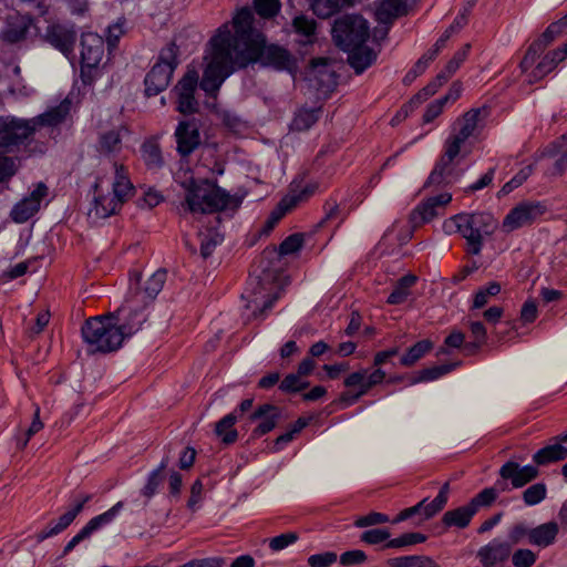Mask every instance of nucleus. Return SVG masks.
<instances>
[{
	"mask_svg": "<svg viewBox=\"0 0 567 567\" xmlns=\"http://www.w3.org/2000/svg\"><path fill=\"white\" fill-rule=\"evenodd\" d=\"M254 16L248 8H241L233 19L235 32L225 23L209 40L204 56L206 66L199 87L208 95H216L225 80L234 73L236 55L245 53L262 38L252 30Z\"/></svg>",
	"mask_w": 567,
	"mask_h": 567,
	"instance_id": "obj_1",
	"label": "nucleus"
},
{
	"mask_svg": "<svg viewBox=\"0 0 567 567\" xmlns=\"http://www.w3.org/2000/svg\"><path fill=\"white\" fill-rule=\"evenodd\" d=\"M487 114L488 110L485 106L471 109L455 121L452 133L444 142V153L436 162L425 186L449 185L456 181L457 174L455 172L454 161L461 153V146L467 138L475 134L480 122L483 121Z\"/></svg>",
	"mask_w": 567,
	"mask_h": 567,
	"instance_id": "obj_2",
	"label": "nucleus"
},
{
	"mask_svg": "<svg viewBox=\"0 0 567 567\" xmlns=\"http://www.w3.org/2000/svg\"><path fill=\"white\" fill-rule=\"evenodd\" d=\"M185 206L192 214H210L226 209H237L240 198L231 196L217 184L208 179L184 184Z\"/></svg>",
	"mask_w": 567,
	"mask_h": 567,
	"instance_id": "obj_3",
	"label": "nucleus"
},
{
	"mask_svg": "<svg viewBox=\"0 0 567 567\" xmlns=\"http://www.w3.org/2000/svg\"><path fill=\"white\" fill-rule=\"evenodd\" d=\"M456 227L466 239L467 252L478 255L485 236L492 235L497 228V220L489 213L457 214L444 224L445 228Z\"/></svg>",
	"mask_w": 567,
	"mask_h": 567,
	"instance_id": "obj_4",
	"label": "nucleus"
},
{
	"mask_svg": "<svg viewBox=\"0 0 567 567\" xmlns=\"http://www.w3.org/2000/svg\"><path fill=\"white\" fill-rule=\"evenodd\" d=\"M114 315L94 317L85 321L82 336L90 353L116 351L123 343V334L113 322Z\"/></svg>",
	"mask_w": 567,
	"mask_h": 567,
	"instance_id": "obj_5",
	"label": "nucleus"
},
{
	"mask_svg": "<svg viewBox=\"0 0 567 567\" xmlns=\"http://www.w3.org/2000/svg\"><path fill=\"white\" fill-rule=\"evenodd\" d=\"M236 58L234 72L255 62H260L264 66H271L279 71H292L295 68V59L289 51L276 44L267 45L264 37L245 53L236 55Z\"/></svg>",
	"mask_w": 567,
	"mask_h": 567,
	"instance_id": "obj_6",
	"label": "nucleus"
},
{
	"mask_svg": "<svg viewBox=\"0 0 567 567\" xmlns=\"http://www.w3.org/2000/svg\"><path fill=\"white\" fill-rule=\"evenodd\" d=\"M177 55L178 48L174 42L168 43L161 51L158 61L153 65L144 80L145 94L147 96H155L166 90L178 64Z\"/></svg>",
	"mask_w": 567,
	"mask_h": 567,
	"instance_id": "obj_7",
	"label": "nucleus"
},
{
	"mask_svg": "<svg viewBox=\"0 0 567 567\" xmlns=\"http://www.w3.org/2000/svg\"><path fill=\"white\" fill-rule=\"evenodd\" d=\"M332 37L342 50L364 44L370 37L368 21L358 14L340 17L332 27Z\"/></svg>",
	"mask_w": 567,
	"mask_h": 567,
	"instance_id": "obj_8",
	"label": "nucleus"
},
{
	"mask_svg": "<svg viewBox=\"0 0 567 567\" xmlns=\"http://www.w3.org/2000/svg\"><path fill=\"white\" fill-rule=\"evenodd\" d=\"M34 135L29 118L0 116V150L11 152L29 142Z\"/></svg>",
	"mask_w": 567,
	"mask_h": 567,
	"instance_id": "obj_9",
	"label": "nucleus"
},
{
	"mask_svg": "<svg viewBox=\"0 0 567 567\" xmlns=\"http://www.w3.org/2000/svg\"><path fill=\"white\" fill-rule=\"evenodd\" d=\"M138 296H127L124 303L113 313L123 339L136 333L146 321V315Z\"/></svg>",
	"mask_w": 567,
	"mask_h": 567,
	"instance_id": "obj_10",
	"label": "nucleus"
},
{
	"mask_svg": "<svg viewBox=\"0 0 567 567\" xmlns=\"http://www.w3.org/2000/svg\"><path fill=\"white\" fill-rule=\"evenodd\" d=\"M202 122L196 117L183 118L174 131L176 152L182 158L189 157L202 145Z\"/></svg>",
	"mask_w": 567,
	"mask_h": 567,
	"instance_id": "obj_11",
	"label": "nucleus"
},
{
	"mask_svg": "<svg viewBox=\"0 0 567 567\" xmlns=\"http://www.w3.org/2000/svg\"><path fill=\"white\" fill-rule=\"evenodd\" d=\"M43 39L68 58L73 53L78 32L74 24L51 23L47 27Z\"/></svg>",
	"mask_w": 567,
	"mask_h": 567,
	"instance_id": "obj_12",
	"label": "nucleus"
},
{
	"mask_svg": "<svg viewBox=\"0 0 567 567\" xmlns=\"http://www.w3.org/2000/svg\"><path fill=\"white\" fill-rule=\"evenodd\" d=\"M167 278L165 269H157L144 282H142V275L135 272L131 276V281L135 282L136 287L131 288L128 296H138L143 307H147L161 292Z\"/></svg>",
	"mask_w": 567,
	"mask_h": 567,
	"instance_id": "obj_13",
	"label": "nucleus"
},
{
	"mask_svg": "<svg viewBox=\"0 0 567 567\" xmlns=\"http://www.w3.org/2000/svg\"><path fill=\"white\" fill-rule=\"evenodd\" d=\"M198 85V73L195 70L187 71L178 81L174 91L177 94L176 110L184 114H193L198 110V102L195 99V91Z\"/></svg>",
	"mask_w": 567,
	"mask_h": 567,
	"instance_id": "obj_14",
	"label": "nucleus"
},
{
	"mask_svg": "<svg viewBox=\"0 0 567 567\" xmlns=\"http://www.w3.org/2000/svg\"><path fill=\"white\" fill-rule=\"evenodd\" d=\"M104 54L103 38L96 33L89 32L81 38V71L85 76L92 70L96 69Z\"/></svg>",
	"mask_w": 567,
	"mask_h": 567,
	"instance_id": "obj_15",
	"label": "nucleus"
},
{
	"mask_svg": "<svg viewBox=\"0 0 567 567\" xmlns=\"http://www.w3.org/2000/svg\"><path fill=\"white\" fill-rule=\"evenodd\" d=\"M94 196L87 216L93 221L105 219L118 212L121 205L118 199L113 198L110 193L104 194L102 178L97 177L94 183Z\"/></svg>",
	"mask_w": 567,
	"mask_h": 567,
	"instance_id": "obj_16",
	"label": "nucleus"
},
{
	"mask_svg": "<svg viewBox=\"0 0 567 567\" xmlns=\"http://www.w3.org/2000/svg\"><path fill=\"white\" fill-rule=\"evenodd\" d=\"M123 507L124 503L120 501L106 512L91 518L86 525L65 545L63 554H69L78 544L90 537L92 533L100 529L102 526L112 523Z\"/></svg>",
	"mask_w": 567,
	"mask_h": 567,
	"instance_id": "obj_17",
	"label": "nucleus"
},
{
	"mask_svg": "<svg viewBox=\"0 0 567 567\" xmlns=\"http://www.w3.org/2000/svg\"><path fill=\"white\" fill-rule=\"evenodd\" d=\"M123 507L124 503L120 501L106 512L91 518L86 525L65 545L63 554H69L78 544L90 537L92 533L100 529L102 526L112 523Z\"/></svg>",
	"mask_w": 567,
	"mask_h": 567,
	"instance_id": "obj_18",
	"label": "nucleus"
},
{
	"mask_svg": "<svg viewBox=\"0 0 567 567\" xmlns=\"http://www.w3.org/2000/svg\"><path fill=\"white\" fill-rule=\"evenodd\" d=\"M543 213L544 206L539 203H522L507 214L503 221V228L506 231H513L532 224Z\"/></svg>",
	"mask_w": 567,
	"mask_h": 567,
	"instance_id": "obj_19",
	"label": "nucleus"
},
{
	"mask_svg": "<svg viewBox=\"0 0 567 567\" xmlns=\"http://www.w3.org/2000/svg\"><path fill=\"white\" fill-rule=\"evenodd\" d=\"M48 195V187L43 183H39L31 194L19 203H17L11 213V218L19 224L29 220L38 210L42 199Z\"/></svg>",
	"mask_w": 567,
	"mask_h": 567,
	"instance_id": "obj_20",
	"label": "nucleus"
},
{
	"mask_svg": "<svg viewBox=\"0 0 567 567\" xmlns=\"http://www.w3.org/2000/svg\"><path fill=\"white\" fill-rule=\"evenodd\" d=\"M451 200L452 195L450 193H443L427 198L411 213L410 221L413 227H419L424 223L431 221L440 214L439 210Z\"/></svg>",
	"mask_w": 567,
	"mask_h": 567,
	"instance_id": "obj_21",
	"label": "nucleus"
},
{
	"mask_svg": "<svg viewBox=\"0 0 567 567\" xmlns=\"http://www.w3.org/2000/svg\"><path fill=\"white\" fill-rule=\"evenodd\" d=\"M281 417V410L272 404L265 403L259 405L249 416V422L259 421L258 425L252 430V437H261L271 432Z\"/></svg>",
	"mask_w": 567,
	"mask_h": 567,
	"instance_id": "obj_22",
	"label": "nucleus"
},
{
	"mask_svg": "<svg viewBox=\"0 0 567 567\" xmlns=\"http://www.w3.org/2000/svg\"><path fill=\"white\" fill-rule=\"evenodd\" d=\"M92 499L91 494H79L74 498L72 508L61 515L55 524L50 523L43 530L38 534L39 540L58 535L69 527L75 517L82 512L84 505Z\"/></svg>",
	"mask_w": 567,
	"mask_h": 567,
	"instance_id": "obj_23",
	"label": "nucleus"
},
{
	"mask_svg": "<svg viewBox=\"0 0 567 567\" xmlns=\"http://www.w3.org/2000/svg\"><path fill=\"white\" fill-rule=\"evenodd\" d=\"M539 471L537 465L520 466L517 462L508 461L499 468V476L509 480L514 488H520L537 478Z\"/></svg>",
	"mask_w": 567,
	"mask_h": 567,
	"instance_id": "obj_24",
	"label": "nucleus"
},
{
	"mask_svg": "<svg viewBox=\"0 0 567 567\" xmlns=\"http://www.w3.org/2000/svg\"><path fill=\"white\" fill-rule=\"evenodd\" d=\"M567 58V42L555 50L546 53L536 66L527 74L528 84H534L543 80L547 74L554 71L557 65Z\"/></svg>",
	"mask_w": 567,
	"mask_h": 567,
	"instance_id": "obj_25",
	"label": "nucleus"
},
{
	"mask_svg": "<svg viewBox=\"0 0 567 567\" xmlns=\"http://www.w3.org/2000/svg\"><path fill=\"white\" fill-rule=\"evenodd\" d=\"M31 19L28 16L19 13L9 14L6 19V25L1 32L3 41L8 43H18L27 38L31 27Z\"/></svg>",
	"mask_w": 567,
	"mask_h": 567,
	"instance_id": "obj_26",
	"label": "nucleus"
},
{
	"mask_svg": "<svg viewBox=\"0 0 567 567\" xmlns=\"http://www.w3.org/2000/svg\"><path fill=\"white\" fill-rule=\"evenodd\" d=\"M511 553V544L494 539L478 549L477 557L484 567H495L497 564L506 561Z\"/></svg>",
	"mask_w": 567,
	"mask_h": 567,
	"instance_id": "obj_27",
	"label": "nucleus"
},
{
	"mask_svg": "<svg viewBox=\"0 0 567 567\" xmlns=\"http://www.w3.org/2000/svg\"><path fill=\"white\" fill-rule=\"evenodd\" d=\"M70 110L71 101L65 99L59 105L48 110L43 114L29 118L33 126V132L35 133L39 128L44 126H56L61 124L69 115Z\"/></svg>",
	"mask_w": 567,
	"mask_h": 567,
	"instance_id": "obj_28",
	"label": "nucleus"
},
{
	"mask_svg": "<svg viewBox=\"0 0 567 567\" xmlns=\"http://www.w3.org/2000/svg\"><path fill=\"white\" fill-rule=\"evenodd\" d=\"M348 54V63L355 71L357 74H361L368 68H370L377 60L378 53L364 44L358 47L348 48L346 50Z\"/></svg>",
	"mask_w": 567,
	"mask_h": 567,
	"instance_id": "obj_29",
	"label": "nucleus"
},
{
	"mask_svg": "<svg viewBox=\"0 0 567 567\" xmlns=\"http://www.w3.org/2000/svg\"><path fill=\"white\" fill-rule=\"evenodd\" d=\"M559 525L556 522H547L530 528L529 544L542 548L549 547L556 542Z\"/></svg>",
	"mask_w": 567,
	"mask_h": 567,
	"instance_id": "obj_30",
	"label": "nucleus"
},
{
	"mask_svg": "<svg viewBox=\"0 0 567 567\" xmlns=\"http://www.w3.org/2000/svg\"><path fill=\"white\" fill-rule=\"evenodd\" d=\"M316 189L317 185L315 184H307L302 186L301 183L293 181L290 184L289 193L281 199V208L284 210L292 209L299 203L313 195Z\"/></svg>",
	"mask_w": 567,
	"mask_h": 567,
	"instance_id": "obj_31",
	"label": "nucleus"
},
{
	"mask_svg": "<svg viewBox=\"0 0 567 567\" xmlns=\"http://www.w3.org/2000/svg\"><path fill=\"white\" fill-rule=\"evenodd\" d=\"M555 441L554 444L538 450L533 455V461L537 466L548 465L567 458V447L564 445L565 442H560L559 440Z\"/></svg>",
	"mask_w": 567,
	"mask_h": 567,
	"instance_id": "obj_32",
	"label": "nucleus"
},
{
	"mask_svg": "<svg viewBox=\"0 0 567 567\" xmlns=\"http://www.w3.org/2000/svg\"><path fill=\"white\" fill-rule=\"evenodd\" d=\"M113 166L115 171V178L112 184L113 193L111 196L118 199V204L122 206L123 203L132 195L134 187L128 179L127 171L124 166L118 165L117 163H114Z\"/></svg>",
	"mask_w": 567,
	"mask_h": 567,
	"instance_id": "obj_33",
	"label": "nucleus"
},
{
	"mask_svg": "<svg viewBox=\"0 0 567 567\" xmlns=\"http://www.w3.org/2000/svg\"><path fill=\"white\" fill-rule=\"evenodd\" d=\"M168 464L169 456L166 455L162 458L159 465L150 473L145 486L141 489V494L146 497L143 506L147 505V502L154 496L158 486L162 484L164 478L163 473L167 468Z\"/></svg>",
	"mask_w": 567,
	"mask_h": 567,
	"instance_id": "obj_34",
	"label": "nucleus"
},
{
	"mask_svg": "<svg viewBox=\"0 0 567 567\" xmlns=\"http://www.w3.org/2000/svg\"><path fill=\"white\" fill-rule=\"evenodd\" d=\"M321 107L307 109L301 107L291 121L290 128L302 132L309 130L320 117Z\"/></svg>",
	"mask_w": 567,
	"mask_h": 567,
	"instance_id": "obj_35",
	"label": "nucleus"
},
{
	"mask_svg": "<svg viewBox=\"0 0 567 567\" xmlns=\"http://www.w3.org/2000/svg\"><path fill=\"white\" fill-rule=\"evenodd\" d=\"M474 514L475 512L473 508L466 504L455 509L445 512L442 522L449 527L456 526L458 528H464L470 524Z\"/></svg>",
	"mask_w": 567,
	"mask_h": 567,
	"instance_id": "obj_36",
	"label": "nucleus"
},
{
	"mask_svg": "<svg viewBox=\"0 0 567 567\" xmlns=\"http://www.w3.org/2000/svg\"><path fill=\"white\" fill-rule=\"evenodd\" d=\"M416 276L405 275L398 280L393 291L388 297V303L400 305L410 296V288L416 282Z\"/></svg>",
	"mask_w": 567,
	"mask_h": 567,
	"instance_id": "obj_37",
	"label": "nucleus"
},
{
	"mask_svg": "<svg viewBox=\"0 0 567 567\" xmlns=\"http://www.w3.org/2000/svg\"><path fill=\"white\" fill-rule=\"evenodd\" d=\"M458 364L460 362H454L422 369L412 379L411 384L434 381L453 371Z\"/></svg>",
	"mask_w": 567,
	"mask_h": 567,
	"instance_id": "obj_38",
	"label": "nucleus"
},
{
	"mask_svg": "<svg viewBox=\"0 0 567 567\" xmlns=\"http://www.w3.org/2000/svg\"><path fill=\"white\" fill-rule=\"evenodd\" d=\"M236 421V414L229 413L216 423L215 433L217 436L221 437V441L226 444L236 442L238 437V433L234 429Z\"/></svg>",
	"mask_w": 567,
	"mask_h": 567,
	"instance_id": "obj_39",
	"label": "nucleus"
},
{
	"mask_svg": "<svg viewBox=\"0 0 567 567\" xmlns=\"http://www.w3.org/2000/svg\"><path fill=\"white\" fill-rule=\"evenodd\" d=\"M432 349L433 342L431 340H421L408 349L406 353L401 357L400 363L404 367H412Z\"/></svg>",
	"mask_w": 567,
	"mask_h": 567,
	"instance_id": "obj_40",
	"label": "nucleus"
},
{
	"mask_svg": "<svg viewBox=\"0 0 567 567\" xmlns=\"http://www.w3.org/2000/svg\"><path fill=\"white\" fill-rule=\"evenodd\" d=\"M403 12L401 0H382L377 9V18L382 23L392 22Z\"/></svg>",
	"mask_w": 567,
	"mask_h": 567,
	"instance_id": "obj_41",
	"label": "nucleus"
},
{
	"mask_svg": "<svg viewBox=\"0 0 567 567\" xmlns=\"http://www.w3.org/2000/svg\"><path fill=\"white\" fill-rule=\"evenodd\" d=\"M292 29L297 34L303 37L307 43H311L315 39L317 22L312 18L299 14L292 19Z\"/></svg>",
	"mask_w": 567,
	"mask_h": 567,
	"instance_id": "obj_42",
	"label": "nucleus"
},
{
	"mask_svg": "<svg viewBox=\"0 0 567 567\" xmlns=\"http://www.w3.org/2000/svg\"><path fill=\"white\" fill-rule=\"evenodd\" d=\"M390 567H440L427 556H402L388 560Z\"/></svg>",
	"mask_w": 567,
	"mask_h": 567,
	"instance_id": "obj_43",
	"label": "nucleus"
},
{
	"mask_svg": "<svg viewBox=\"0 0 567 567\" xmlns=\"http://www.w3.org/2000/svg\"><path fill=\"white\" fill-rule=\"evenodd\" d=\"M142 156L146 166L151 169L161 168L164 164L162 151L157 143H144L142 146Z\"/></svg>",
	"mask_w": 567,
	"mask_h": 567,
	"instance_id": "obj_44",
	"label": "nucleus"
},
{
	"mask_svg": "<svg viewBox=\"0 0 567 567\" xmlns=\"http://www.w3.org/2000/svg\"><path fill=\"white\" fill-rule=\"evenodd\" d=\"M200 255L203 258H208L215 248L220 245L224 240V236L216 229H207L205 233H200Z\"/></svg>",
	"mask_w": 567,
	"mask_h": 567,
	"instance_id": "obj_45",
	"label": "nucleus"
},
{
	"mask_svg": "<svg viewBox=\"0 0 567 567\" xmlns=\"http://www.w3.org/2000/svg\"><path fill=\"white\" fill-rule=\"evenodd\" d=\"M257 287L254 289L252 297L249 303H252L256 309H259V313L262 315L265 311L272 308L274 303L279 298V292L268 295L267 298L261 302L259 296L265 290L261 280L256 279ZM250 307V305H248Z\"/></svg>",
	"mask_w": 567,
	"mask_h": 567,
	"instance_id": "obj_46",
	"label": "nucleus"
},
{
	"mask_svg": "<svg viewBox=\"0 0 567 567\" xmlns=\"http://www.w3.org/2000/svg\"><path fill=\"white\" fill-rule=\"evenodd\" d=\"M470 49V43L464 44L458 51L455 52V54L447 62L445 68L437 74L444 76V82H447V80L458 70L461 64L466 60Z\"/></svg>",
	"mask_w": 567,
	"mask_h": 567,
	"instance_id": "obj_47",
	"label": "nucleus"
},
{
	"mask_svg": "<svg viewBox=\"0 0 567 567\" xmlns=\"http://www.w3.org/2000/svg\"><path fill=\"white\" fill-rule=\"evenodd\" d=\"M365 379H367V370L361 369L359 371L350 373L344 379V385L347 388L359 386V390L355 393L359 395V398H361V396L365 395L370 391V389L373 388Z\"/></svg>",
	"mask_w": 567,
	"mask_h": 567,
	"instance_id": "obj_48",
	"label": "nucleus"
},
{
	"mask_svg": "<svg viewBox=\"0 0 567 567\" xmlns=\"http://www.w3.org/2000/svg\"><path fill=\"white\" fill-rule=\"evenodd\" d=\"M444 83V76L436 75L432 82H430L425 87H423L417 94H415L411 99L409 106H419L420 104L425 102L430 96L434 95Z\"/></svg>",
	"mask_w": 567,
	"mask_h": 567,
	"instance_id": "obj_49",
	"label": "nucleus"
},
{
	"mask_svg": "<svg viewBox=\"0 0 567 567\" xmlns=\"http://www.w3.org/2000/svg\"><path fill=\"white\" fill-rule=\"evenodd\" d=\"M311 8L319 18L333 16L341 8V0H311Z\"/></svg>",
	"mask_w": 567,
	"mask_h": 567,
	"instance_id": "obj_50",
	"label": "nucleus"
},
{
	"mask_svg": "<svg viewBox=\"0 0 567 567\" xmlns=\"http://www.w3.org/2000/svg\"><path fill=\"white\" fill-rule=\"evenodd\" d=\"M497 497L498 489L496 487H487L481 491L475 497H473L468 505L476 513L480 507L491 506Z\"/></svg>",
	"mask_w": 567,
	"mask_h": 567,
	"instance_id": "obj_51",
	"label": "nucleus"
},
{
	"mask_svg": "<svg viewBox=\"0 0 567 567\" xmlns=\"http://www.w3.org/2000/svg\"><path fill=\"white\" fill-rule=\"evenodd\" d=\"M309 386V382L297 373L287 374L279 384V389L286 393H297Z\"/></svg>",
	"mask_w": 567,
	"mask_h": 567,
	"instance_id": "obj_52",
	"label": "nucleus"
},
{
	"mask_svg": "<svg viewBox=\"0 0 567 567\" xmlns=\"http://www.w3.org/2000/svg\"><path fill=\"white\" fill-rule=\"evenodd\" d=\"M547 487L544 483L530 485L523 492V499L527 506H534L545 499Z\"/></svg>",
	"mask_w": 567,
	"mask_h": 567,
	"instance_id": "obj_53",
	"label": "nucleus"
},
{
	"mask_svg": "<svg viewBox=\"0 0 567 567\" xmlns=\"http://www.w3.org/2000/svg\"><path fill=\"white\" fill-rule=\"evenodd\" d=\"M426 540V536L421 533H405L396 538L390 539L386 544V548H401L421 544Z\"/></svg>",
	"mask_w": 567,
	"mask_h": 567,
	"instance_id": "obj_54",
	"label": "nucleus"
},
{
	"mask_svg": "<svg viewBox=\"0 0 567 567\" xmlns=\"http://www.w3.org/2000/svg\"><path fill=\"white\" fill-rule=\"evenodd\" d=\"M564 29L563 24L557 20L550 23L540 37L533 41V43H539L542 45V50L545 51V49L563 32Z\"/></svg>",
	"mask_w": 567,
	"mask_h": 567,
	"instance_id": "obj_55",
	"label": "nucleus"
},
{
	"mask_svg": "<svg viewBox=\"0 0 567 567\" xmlns=\"http://www.w3.org/2000/svg\"><path fill=\"white\" fill-rule=\"evenodd\" d=\"M256 12L265 19L275 17L280 10L279 0H255Z\"/></svg>",
	"mask_w": 567,
	"mask_h": 567,
	"instance_id": "obj_56",
	"label": "nucleus"
},
{
	"mask_svg": "<svg viewBox=\"0 0 567 567\" xmlns=\"http://www.w3.org/2000/svg\"><path fill=\"white\" fill-rule=\"evenodd\" d=\"M101 148L104 152L111 153L120 150L121 145V131L112 130L101 135Z\"/></svg>",
	"mask_w": 567,
	"mask_h": 567,
	"instance_id": "obj_57",
	"label": "nucleus"
},
{
	"mask_svg": "<svg viewBox=\"0 0 567 567\" xmlns=\"http://www.w3.org/2000/svg\"><path fill=\"white\" fill-rule=\"evenodd\" d=\"M544 53L539 43H533L526 50L523 60L519 63V69L526 73L536 62V60Z\"/></svg>",
	"mask_w": 567,
	"mask_h": 567,
	"instance_id": "obj_58",
	"label": "nucleus"
},
{
	"mask_svg": "<svg viewBox=\"0 0 567 567\" xmlns=\"http://www.w3.org/2000/svg\"><path fill=\"white\" fill-rule=\"evenodd\" d=\"M508 540L507 544L513 545L519 544L525 537L529 540L530 538V527H528L525 523H516L508 529Z\"/></svg>",
	"mask_w": 567,
	"mask_h": 567,
	"instance_id": "obj_59",
	"label": "nucleus"
},
{
	"mask_svg": "<svg viewBox=\"0 0 567 567\" xmlns=\"http://www.w3.org/2000/svg\"><path fill=\"white\" fill-rule=\"evenodd\" d=\"M536 560V554L527 548L517 549L512 555V563L515 567H532Z\"/></svg>",
	"mask_w": 567,
	"mask_h": 567,
	"instance_id": "obj_60",
	"label": "nucleus"
},
{
	"mask_svg": "<svg viewBox=\"0 0 567 567\" xmlns=\"http://www.w3.org/2000/svg\"><path fill=\"white\" fill-rule=\"evenodd\" d=\"M324 217L320 220L319 226L327 225L332 221L340 224L344 219V215L336 200H329L324 205Z\"/></svg>",
	"mask_w": 567,
	"mask_h": 567,
	"instance_id": "obj_61",
	"label": "nucleus"
},
{
	"mask_svg": "<svg viewBox=\"0 0 567 567\" xmlns=\"http://www.w3.org/2000/svg\"><path fill=\"white\" fill-rule=\"evenodd\" d=\"M391 534L388 529L384 528H374L365 530L361 534V542L369 545H378L390 538Z\"/></svg>",
	"mask_w": 567,
	"mask_h": 567,
	"instance_id": "obj_62",
	"label": "nucleus"
},
{
	"mask_svg": "<svg viewBox=\"0 0 567 567\" xmlns=\"http://www.w3.org/2000/svg\"><path fill=\"white\" fill-rule=\"evenodd\" d=\"M303 244V237L301 234H292L288 236L280 245H279V254L281 256L290 255L298 251Z\"/></svg>",
	"mask_w": 567,
	"mask_h": 567,
	"instance_id": "obj_63",
	"label": "nucleus"
},
{
	"mask_svg": "<svg viewBox=\"0 0 567 567\" xmlns=\"http://www.w3.org/2000/svg\"><path fill=\"white\" fill-rule=\"evenodd\" d=\"M338 559V556L333 551H324L315 554L308 557V565L310 567H330Z\"/></svg>",
	"mask_w": 567,
	"mask_h": 567,
	"instance_id": "obj_64",
	"label": "nucleus"
}]
</instances>
